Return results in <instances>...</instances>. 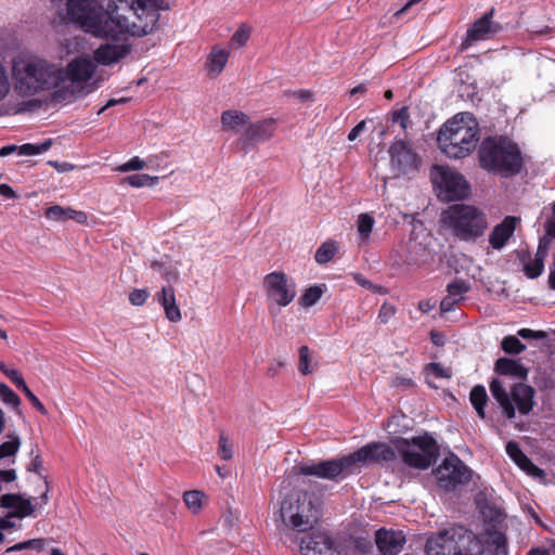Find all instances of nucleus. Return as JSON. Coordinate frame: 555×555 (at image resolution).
<instances>
[{
	"label": "nucleus",
	"mask_w": 555,
	"mask_h": 555,
	"mask_svg": "<svg viewBox=\"0 0 555 555\" xmlns=\"http://www.w3.org/2000/svg\"><path fill=\"white\" fill-rule=\"evenodd\" d=\"M120 10H129L126 0H109L104 9L99 0H67L68 20L83 31L99 38L117 39L129 27L128 16Z\"/></svg>",
	"instance_id": "nucleus-1"
},
{
	"label": "nucleus",
	"mask_w": 555,
	"mask_h": 555,
	"mask_svg": "<svg viewBox=\"0 0 555 555\" xmlns=\"http://www.w3.org/2000/svg\"><path fill=\"white\" fill-rule=\"evenodd\" d=\"M395 459L396 452L390 446L372 442L349 454L301 464L297 469L298 475L301 476H314L320 479L339 482L360 473V468L367 463L391 462Z\"/></svg>",
	"instance_id": "nucleus-2"
},
{
	"label": "nucleus",
	"mask_w": 555,
	"mask_h": 555,
	"mask_svg": "<svg viewBox=\"0 0 555 555\" xmlns=\"http://www.w3.org/2000/svg\"><path fill=\"white\" fill-rule=\"evenodd\" d=\"M478 160L486 171L505 178L518 175L524 163L518 144L503 135L485 138L478 149Z\"/></svg>",
	"instance_id": "nucleus-3"
},
{
	"label": "nucleus",
	"mask_w": 555,
	"mask_h": 555,
	"mask_svg": "<svg viewBox=\"0 0 555 555\" xmlns=\"http://www.w3.org/2000/svg\"><path fill=\"white\" fill-rule=\"evenodd\" d=\"M14 89L21 96H33L56 88L62 81V72L41 59L15 61L12 67Z\"/></svg>",
	"instance_id": "nucleus-4"
},
{
	"label": "nucleus",
	"mask_w": 555,
	"mask_h": 555,
	"mask_svg": "<svg viewBox=\"0 0 555 555\" xmlns=\"http://www.w3.org/2000/svg\"><path fill=\"white\" fill-rule=\"evenodd\" d=\"M479 128L469 114H457L440 128L437 143L443 154L460 159L468 156L477 146Z\"/></svg>",
	"instance_id": "nucleus-5"
},
{
	"label": "nucleus",
	"mask_w": 555,
	"mask_h": 555,
	"mask_svg": "<svg viewBox=\"0 0 555 555\" xmlns=\"http://www.w3.org/2000/svg\"><path fill=\"white\" fill-rule=\"evenodd\" d=\"M441 221L454 237L464 242L476 241L488 229L485 211L464 203L448 206L441 214Z\"/></svg>",
	"instance_id": "nucleus-6"
},
{
	"label": "nucleus",
	"mask_w": 555,
	"mask_h": 555,
	"mask_svg": "<svg viewBox=\"0 0 555 555\" xmlns=\"http://www.w3.org/2000/svg\"><path fill=\"white\" fill-rule=\"evenodd\" d=\"M395 447L403 463L416 469L429 468L439 455L437 441L427 433L411 440L398 438Z\"/></svg>",
	"instance_id": "nucleus-7"
},
{
	"label": "nucleus",
	"mask_w": 555,
	"mask_h": 555,
	"mask_svg": "<svg viewBox=\"0 0 555 555\" xmlns=\"http://www.w3.org/2000/svg\"><path fill=\"white\" fill-rule=\"evenodd\" d=\"M129 10H120L128 16L129 27L125 35L146 36L152 34L158 24L159 10L166 9L164 0H126Z\"/></svg>",
	"instance_id": "nucleus-8"
},
{
	"label": "nucleus",
	"mask_w": 555,
	"mask_h": 555,
	"mask_svg": "<svg viewBox=\"0 0 555 555\" xmlns=\"http://www.w3.org/2000/svg\"><path fill=\"white\" fill-rule=\"evenodd\" d=\"M281 517L287 527L297 533L305 534L314 529L313 503L307 493L288 494L281 503Z\"/></svg>",
	"instance_id": "nucleus-9"
},
{
	"label": "nucleus",
	"mask_w": 555,
	"mask_h": 555,
	"mask_svg": "<svg viewBox=\"0 0 555 555\" xmlns=\"http://www.w3.org/2000/svg\"><path fill=\"white\" fill-rule=\"evenodd\" d=\"M430 179L448 201L464 199L470 194V184L465 177L447 166L434 165Z\"/></svg>",
	"instance_id": "nucleus-10"
},
{
	"label": "nucleus",
	"mask_w": 555,
	"mask_h": 555,
	"mask_svg": "<svg viewBox=\"0 0 555 555\" xmlns=\"http://www.w3.org/2000/svg\"><path fill=\"white\" fill-rule=\"evenodd\" d=\"M435 476L439 488L450 492L467 486L473 470L457 455L451 453L435 469Z\"/></svg>",
	"instance_id": "nucleus-11"
},
{
	"label": "nucleus",
	"mask_w": 555,
	"mask_h": 555,
	"mask_svg": "<svg viewBox=\"0 0 555 555\" xmlns=\"http://www.w3.org/2000/svg\"><path fill=\"white\" fill-rule=\"evenodd\" d=\"M263 289L269 302L288 306L296 297V285L282 271H273L263 278Z\"/></svg>",
	"instance_id": "nucleus-12"
},
{
	"label": "nucleus",
	"mask_w": 555,
	"mask_h": 555,
	"mask_svg": "<svg viewBox=\"0 0 555 555\" xmlns=\"http://www.w3.org/2000/svg\"><path fill=\"white\" fill-rule=\"evenodd\" d=\"M390 165L397 176H408L418 171L421 157L404 140H396L388 150Z\"/></svg>",
	"instance_id": "nucleus-13"
},
{
	"label": "nucleus",
	"mask_w": 555,
	"mask_h": 555,
	"mask_svg": "<svg viewBox=\"0 0 555 555\" xmlns=\"http://www.w3.org/2000/svg\"><path fill=\"white\" fill-rule=\"evenodd\" d=\"M278 128V120L273 117L248 122L247 127L237 139L236 144L245 153L249 152L258 143L271 140Z\"/></svg>",
	"instance_id": "nucleus-14"
},
{
	"label": "nucleus",
	"mask_w": 555,
	"mask_h": 555,
	"mask_svg": "<svg viewBox=\"0 0 555 555\" xmlns=\"http://www.w3.org/2000/svg\"><path fill=\"white\" fill-rule=\"evenodd\" d=\"M300 544L301 555H340L334 545V540L326 532L312 529L296 537Z\"/></svg>",
	"instance_id": "nucleus-15"
},
{
	"label": "nucleus",
	"mask_w": 555,
	"mask_h": 555,
	"mask_svg": "<svg viewBox=\"0 0 555 555\" xmlns=\"http://www.w3.org/2000/svg\"><path fill=\"white\" fill-rule=\"evenodd\" d=\"M449 543L459 555H482L483 545L479 538L464 526H452L448 528Z\"/></svg>",
	"instance_id": "nucleus-16"
},
{
	"label": "nucleus",
	"mask_w": 555,
	"mask_h": 555,
	"mask_svg": "<svg viewBox=\"0 0 555 555\" xmlns=\"http://www.w3.org/2000/svg\"><path fill=\"white\" fill-rule=\"evenodd\" d=\"M493 13L494 10L491 9L473 23L461 44L462 50L469 48L473 42L491 39L501 30L502 27L492 22Z\"/></svg>",
	"instance_id": "nucleus-17"
},
{
	"label": "nucleus",
	"mask_w": 555,
	"mask_h": 555,
	"mask_svg": "<svg viewBox=\"0 0 555 555\" xmlns=\"http://www.w3.org/2000/svg\"><path fill=\"white\" fill-rule=\"evenodd\" d=\"M375 543L382 555H399L406 537L402 530L380 528L375 532Z\"/></svg>",
	"instance_id": "nucleus-18"
},
{
	"label": "nucleus",
	"mask_w": 555,
	"mask_h": 555,
	"mask_svg": "<svg viewBox=\"0 0 555 555\" xmlns=\"http://www.w3.org/2000/svg\"><path fill=\"white\" fill-rule=\"evenodd\" d=\"M155 299L163 308L168 321L178 323L182 320L181 309L177 304L176 289L171 284L164 285L155 294Z\"/></svg>",
	"instance_id": "nucleus-19"
},
{
	"label": "nucleus",
	"mask_w": 555,
	"mask_h": 555,
	"mask_svg": "<svg viewBox=\"0 0 555 555\" xmlns=\"http://www.w3.org/2000/svg\"><path fill=\"white\" fill-rule=\"evenodd\" d=\"M535 390L532 386L517 383L513 385L509 391L511 400L521 415H528L534 406Z\"/></svg>",
	"instance_id": "nucleus-20"
},
{
	"label": "nucleus",
	"mask_w": 555,
	"mask_h": 555,
	"mask_svg": "<svg viewBox=\"0 0 555 555\" xmlns=\"http://www.w3.org/2000/svg\"><path fill=\"white\" fill-rule=\"evenodd\" d=\"M95 72L94 63L87 57H76L72 60L66 68V75L69 81L77 86H85Z\"/></svg>",
	"instance_id": "nucleus-21"
},
{
	"label": "nucleus",
	"mask_w": 555,
	"mask_h": 555,
	"mask_svg": "<svg viewBox=\"0 0 555 555\" xmlns=\"http://www.w3.org/2000/svg\"><path fill=\"white\" fill-rule=\"evenodd\" d=\"M519 219L514 216H506L502 222L496 224L489 235V244L494 249H502L514 234L516 223Z\"/></svg>",
	"instance_id": "nucleus-22"
},
{
	"label": "nucleus",
	"mask_w": 555,
	"mask_h": 555,
	"mask_svg": "<svg viewBox=\"0 0 555 555\" xmlns=\"http://www.w3.org/2000/svg\"><path fill=\"white\" fill-rule=\"evenodd\" d=\"M131 51L129 44H101L94 51V60L101 65H112L127 56Z\"/></svg>",
	"instance_id": "nucleus-23"
},
{
	"label": "nucleus",
	"mask_w": 555,
	"mask_h": 555,
	"mask_svg": "<svg viewBox=\"0 0 555 555\" xmlns=\"http://www.w3.org/2000/svg\"><path fill=\"white\" fill-rule=\"evenodd\" d=\"M0 506L3 508H14L10 516L24 518L34 513V506L29 499H24L18 493H8L0 498Z\"/></svg>",
	"instance_id": "nucleus-24"
},
{
	"label": "nucleus",
	"mask_w": 555,
	"mask_h": 555,
	"mask_svg": "<svg viewBox=\"0 0 555 555\" xmlns=\"http://www.w3.org/2000/svg\"><path fill=\"white\" fill-rule=\"evenodd\" d=\"M448 528L429 537L425 544L426 555H456L454 548L451 550L449 543Z\"/></svg>",
	"instance_id": "nucleus-25"
},
{
	"label": "nucleus",
	"mask_w": 555,
	"mask_h": 555,
	"mask_svg": "<svg viewBox=\"0 0 555 555\" xmlns=\"http://www.w3.org/2000/svg\"><path fill=\"white\" fill-rule=\"evenodd\" d=\"M490 392L499 403L502 414L507 420L515 418V406L511 400L509 392L505 390L502 383L494 378L490 383Z\"/></svg>",
	"instance_id": "nucleus-26"
},
{
	"label": "nucleus",
	"mask_w": 555,
	"mask_h": 555,
	"mask_svg": "<svg viewBox=\"0 0 555 555\" xmlns=\"http://www.w3.org/2000/svg\"><path fill=\"white\" fill-rule=\"evenodd\" d=\"M494 371L499 375L513 376L519 379H527L529 370L518 360L499 358L494 363Z\"/></svg>",
	"instance_id": "nucleus-27"
},
{
	"label": "nucleus",
	"mask_w": 555,
	"mask_h": 555,
	"mask_svg": "<svg viewBox=\"0 0 555 555\" xmlns=\"http://www.w3.org/2000/svg\"><path fill=\"white\" fill-rule=\"evenodd\" d=\"M93 91V88L90 86H77L74 83H69L68 86H63L57 88L52 93V100L55 102H74L77 98L85 96Z\"/></svg>",
	"instance_id": "nucleus-28"
},
{
	"label": "nucleus",
	"mask_w": 555,
	"mask_h": 555,
	"mask_svg": "<svg viewBox=\"0 0 555 555\" xmlns=\"http://www.w3.org/2000/svg\"><path fill=\"white\" fill-rule=\"evenodd\" d=\"M229 56L230 53L227 50L217 47L212 48L206 62L208 76L210 78H216L221 74L228 63Z\"/></svg>",
	"instance_id": "nucleus-29"
},
{
	"label": "nucleus",
	"mask_w": 555,
	"mask_h": 555,
	"mask_svg": "<svg viewBox=\"0 0 555 555\" xmlns=\"http://www.w3.org/2000/svg\"><path fill=\"white\" fill-rule=\"evenodd\" d=\"M220 120L224 130L237 132L240 127H247L250 118L242 111L228 109L222 112Z\"/></svg>",
	"instance_id": "nucleus-30"
},
{
	"label": "nucleus",
	"mask_w": 555,
	"mask_h": 555,
	"mask_svg": "<svg viewBox=\"0 0 555 555\" xmlns=\"http://www.w3.org/2000/svg\"><path fill=\"white\" fill-rule=\"evenodd\" d=\"M469 400L474 409L476 410L477 415L485 420L486 412L485 408L488 402V395L486 388L482 385H476L472 388L469 393Z\"/></svg>",
	"instance_id": "nucleus-31"
},
{
	"label": "nucleus",
	"mask_w": 555,
	"mask_h": 555,
	"mask_svg": "<svg viewBox=\"0 0 555 555\" xmlns=\"http://www.w3.org/2000/svg\"><path fill=\"white\" fill-rule=\"evenodd\" d=\"M326 291L325 284L313 285L305 289L304 294L299 298V304L304 308H309L315 305Z\"/></svg>",
	"instance_id": "nucleus-32"
},
{
	"label": "nucleus",
	"mask_w": 555,
	"mask_h": 555,
	"mask_svg": "<svg viewBox=\"0 0 555 555\" xmlns=\"http://www.w3.org/2000/svg\"><path fill=\"white\" fill-rule=\"evenodd\" d=\"M338 251L337 243L334 241L324 242L315 251L314 259L319 264L330 262Z\"/></svg>",
	"instance_id": "nucleus-33"
},
{
	"label": "nucleus",
	"mask_w": 555,
	"mask_h": 555,
	"mask_svg": "<svg viewBox=\"0 0 555 555\" xmlns=\"http://www.w3.org/2000/svg\"><path fill=\"white\" fill-rule=\"evenodd\" d=\"M505 451L507 455L515 462V464L520 468H525L529 462L531 461L521 450L519 444L516 441H508L505 447Z\"/></svg>",
	"instance_id": "nucleus-34"
},
{
	"label": "nucleus",
	"mask_w": 555,
	"mask_h": 555,
	"mask_svg": "<svg viewBox=\"0 0 555 555\" xmlns=\"http://www.w3.org/2000/svg\"><path fill=\"white\" fill-rule=\"evenodd\" d=\"M317 363H312L311 351L308 346H301L299 348V361H298V371L302 375H310L314 371V366Z\"/></svg>",
	"instance_id": "nucleus-35"
},
{
	"label": "nucleus",
	"mask_w": 555,
	"mask_h": 555,
	"mask_svg": "<svg viewBox=\"0 0 555 555\" xmlns=\"http://www.w3.org/2000/svg\"><path fill=\"white\" fill-rule=\"evenodd\" d=\"M375 224L374 218L369 214H360L357 220V228L362 242H366Z\"/></svg>",
	"instance_id": "nucleus-36"
},
{
	"label": "nucleus",
	"mask_w": 555,
	"mask_h": 555,
	"mask_svg": "<svg viewBox=\"0 0 555 555\" xmlns=\"http://www.w3.org/2000/svg\"><path fill=\"white\" fill-rule=\"evenodd\" d=\"M122 181L133 188L153 186L158 182V177H152L146 173H134L125 177Z\"/></svg>",
	"instance_id": "nucleus-37"
},
{
	"label": "nucleus",
	"mask_w": 555,
	"mask_h": 555,
	"mask_svg": "<svg viewBox=\"0 0 555 555\" xmlns=\"http://www.w3.org/2000/svg\"><path fill=\"white\" fill-rule=\"evenodd\" d=\"M52 145V140L48 139L42 143L34 144V143H25L23 145L17 146L18 155L31 156L39 155L47 152Z\"/></svg>",
	"instance_id": "nucleus-38"
},
{
	"label": "nucleus",
	"mask_w": 555,
	"mask_h": 555,
	"mask_svg": "<svg viewBox=\"0 0 555 555\" xmlns=\"http://www.w3.org/2000/svg\"><path fill=\"white\" fill-rule=\"evenodd\" d=\"M9 440L0 444V460L14 456L21 447V439L17 435L10 434Z\"/></svg>",
	"instance_id": "nucleus-39"
},
{
	"label": "nucleus",
	"mask_w": 555,
	"mask_h": 555,
	"mask_svg": "<svg viewBox=\"0 0 555 555\" xmlns=\"http://www.w3.org/2000/svg\"><path fill=\"white\" fill-rule=\"evenodd\" d=\"M501 348L505 353L519 354L526 346L514 335L505 336L501 343Z\"/></svg>",
	"instance_id": "nucleus-40"
},
{
	"label": "nucleus",
	"mask_w": 555,
	"mask_h": 555,
	"mask_svg": "<svg viewBox=\"0 0 555 555\" xmlns=\"http://www.w3.org/2000/svg\"><path fill=\"white\" fill-rule=\"evenodd\" d=\"M204 498V493L198 490L185 491L183 493V501L188 508L192 509L194 513L198 512L202 507V501Z\"/></svg>",
	"instance_id": "nucleus-41"
},
{
	"label": "nucleus",
	"mask_w": 555,
	"mask_h": 555,
	"mask_svg": "<svg viewBox=\"0 0 555 555\" xmlns=\"http://www.w3.org/2000/svg\"><path fill=\"white\" fill-rule=\"evenodd\" d=\"M468 291L469 285L463 280H455L447 286L448 295L459 300V302L464 299L463 295Z\"/></svg>",
	"instance_id": "nucleus-42"
},
{
	"label": "nucleus",
	"mask_w": 555,
	"mask_h": 555,
	"mask_svg": "<svg viewBox=\"0 0 555 555\" xmlns=\"http://www.w3.org/2000/svg\"><path fill=\"white\" fill-rule=\"evenodd\" d=\"M0 400L14 409L21 405V398L4 383L0 384Z\"/></svg>",
	"instance_id": "nucleus-43"
},
{
	"label": "nucleus",
	"mask_w": 555,
	"mask_h": 555,
	"mask_svg": "<svg viewBox=\"0 0 555 555\" xmlns=\"http://www.w3.org/2000/svg\"><path fill=\"white\" fill-rule=\"evenodd\" d=\"M544 270V262L540 258H533L524 266V273L528 279L539 278Z\"/></svg>",
	"instance_id": "nucleus-44"
},
{
	"label": "nucleus",
	"mask_w": 555,
	"mask_h": 555,
	"mask_svg": "<svg viewBox=\"0 0 555 555\" xmlns=\"http://www.w3.org/2000/svg\"><path fill=\"white\" fill-rule=\"evenodd\" d=\"M217 453L223 461H229L233 457L232 443L223 433L219 436Z\"/></svg>",
	"instance_id": "nucleus-45"
},
{
	"label": "nucleus",
	"mask_w": 555,
	"mask_h": 555,
	"mask_svg": "<svg viewBox=\"0 0 555 555\" xmlns=\"http://www.w3.org/2000/svg\"><path fill=\"white\" fill-rule=\"evenodd\" d=\"M425 373L428 375H434L437 378H451L452 372L449 369L443 367L438 362H430L425 365Z\"/></svg>",
	"instance_id": "nucleus-46"
},
{
	"label": "nucleus",
	"mask_w": 555,
	"mask_h": 555,
	"mask_svg": "<svg viewBox=\"0 0 555 555\" xmlns=\"http://www.w3.org/2000/svg\"><path fill=\"white\" fill-rule=\"evenodd\" d=\"M46 217L54 221L68 220V208H63L59 205L51 206L46 210Z\"/></svg>",
	"instance_id": "nucleus-47"
},
{
	"label": "nucleus",
	"mask_w": 555,
	"mask_h": 555,
	"mask_svg": "<svg viewBox=\"0 0 555 555\" xmlns=\"http://www.w3.org/2000/svg\"><path fill=\"white\" fill-rule=\"evenodd\" d=\"M493 546L492 555H507L506 538L502 533H498L492 538Z\"/></svg>",
	"instance_id": "nucleus-48"
},
{
	"label": "nucleus",
	"mask_w": 555,
	"mask_h": 555,
	"mask_svg": "<svg viewBox=\"0 0 555 555\" xmlns=\"http://www.w3.org/2000/svg\"><path fill=\"white\" fill-rule=\"evenodd\" d=\"M150 297V293L145 288H134L129 294V301L133 306H143L147 298Z\"/></svg>",
	"instance_id": "nucleus-49"
},
{
	"label": "nucleus",
	"mask_w": 555,
	"mask_h": 555,
	"mask_svg": "<svg viewBox=\"0 0 555 555\" xmlns=\"http://www.w3.org/2000/svg\"><path fill=\"white\" fill-rule=\"evenodd\" d=\"M396 307L386 301L380 306L377 319L382 324H386L396 314Z\"/></svg>",
	"instance_id": "nucleus-50"
},
{
	"label": "nucleus",
	"mask_w": 555,
	"mask_h": 555,
	"mask_svg": "<svg viewBox=\"0 0 555 555\" xmlns=\"http://www.w3.org/2000/svg\"><path fill=\"white\" fill-rule=\"evenodd\" d=\"M249 28L245 25H242L232 36L231 43L236 44L237 47L245 46L249 39Z\"/></svg>",
	"instance_id": "nucleus-51"
},
{
	"label": "nucleus",
	"mask_w": 555,
	"mask_h": 555,
	"mask_svg": "<svg viewBox=\"0 0 555 555\" xmlns=\"http://www.w3.org/2000/svg\"><path fill=\"white\" fill-rule=\"evenodd\" d=\"M145 166L144 160H142L140 157L134 156L130 160H128L126 164L118 167V171L120 172H128L132 170H141Z\"/></svg>",
	"instance_id": "nucleus-52"
},
{
	"label": "nucleus",
	"mask_w": 555,
	"mask_h": 555,
	"mask_svg": "<svg viewBox=\"0 0 555 555\" xmlns=\"http://www.w3.org/2000/svg\"><path fill=\"white\" fill-rule=\"evenodd\" d=\"M517 335L524 339H544L546 333L543 331H533L531 328H520Z\"/></svg>",
	"instance_id": "nucleus-53"
},
{
	"label": "nucleus",
	"mask_w": 555,
	"mask_h": 555,
	"mask_svg": "<svg viewBox=\"0 0 555 555\" xmlns=\"http://www.w3.org/2000/svg\"><path fill=\"white\" fill-rule=\"evenodd\" d=\"M409 111L408 107H401L398 109L393 115V121L399 122L402 129L408 128V121H409Z\"/></svg>",
	"instance_id": "nucleus-54"
},
{
	"label": "nucleus",
	"mask_w": 555,
	"mask_h": 555,
	"mask_svg": "<svg viewBox=\"0 0 555 555\" xmlns=\"http://www.w3.org/2000/svg\"><path fill=\"white\" fill-rule=\"evenodd\" d=\"M26 398L31 402V404L37 411H39L42 415H47V409L33 391H30L29 393L27 392Z\"/></svg>",
	"instance_id": "nucleus-55"
},
{
	"label": "nucleus",
	"mask_w": 555,
	"mask_h": 555,
	"mask_svg": "<svg viewBox=\"0 0 555 555\" xmlns=\"http://www.w3.org/2000/svg\"><path fill=\"white\" fill-rule=\"evenodd\" d=\"M457 304H459V300L447 295L440 302V309L442 312H450L454 309L455 305H457Z\"/></svg>",
	"instance_id": "nucleus-56"
},
{
	"label": "nucleus",
	"mask_w": 555,
	"mask_h": 555,
	"mask_svg": "<svg viewBox=\"0 0 555 555\" xmlns=\"http://www.w3.org/2000/svg\"><path fill=\"white\" fill-rule=\"evenodd\" d=\"M392 385L395 387H402L404 389L412 388L414 386V380L410 377L397 376Z\"/></svg>",
	"instance_id": "nucleus-57"
},
{
	"label": "nucleus",
	"mask_w": 555,
	"mask_h": 555,
	"mask_svg": "<svg viewBox=\"0 0 555 555\" xmlns=\"http://www.w3.org/2000/svg\"><path fill=\"white\" fill-rule=\"evenodd\" d=\"M522 470L532 477H544L545 476L544 470L541 469L540 467H538L537 465H534L532 461H530L529 464L525 468H522Z\"/></svg>",
	"instance_id": "nucleus-58"
},
{
	"label": "nucleus",
	"mask_w": 555,
	"mask_h": 555,
	"mask_svg": "<svg viewBox=\"0 0 555 555\" xmlns=\"http://www.w3.org/2000/svg\"><path fill=\"white\" fill-rule=\"evenodd\" d=\"M17 478L15 469H0V481L9 483Z\"/></svg>",
	"instance_id": "nucleus-59"
},
{
	"label": "nucleus",
	"mask_w": 555,
	"mask_h": 555,
	"mask_svg": "<svg viewBox=\"0 0 555 555\" xmlns=\"http://www.w3.org/2000/svg\"><path fill=\"white\" fill-rule=\"evenodd\" d=\"M9 91L8 77L0 66V101L7 95Z\"/></svg>",
	"instance_id": "nucleus-60"
},
{
	"label": "nucleus",
	"mask_w": 555,
	"mask_h": 555,
	"mask_svg": "<svg viewBox=\"0 0 555 555\" xmlns=\"http://www.w3.org/2000/svg\"><path fill=\"white\" fill-rule=\"evenodd\" d=\"M285 363L282 360H273L268 367V375L271 377L276 376L284 367Z\"/></svg>",
	"instance_id": "nucleus-61"
},
{
	"label": "nucleus",
	"mask_w": 555,
	"mask_h": 555,
	"mask_svg": "<svg viewBox=\"0 0 555 555\" xmlns=\"http://www.w3.org/2000/svg\"><path fill=\"white\" fill-rule=\"evenodd\" d=\"M365 128V121L361 120L358 122L349 132L348 140L354 141Z\"/></svg>",
	"instance_id": "nucleus-62"
},
{
	"label": "nucleus",
	"mask_w": 555,
	"mask_h": 555,
	"mask_svg": "<svg viewBox=\"0 0 555 555\" xmlns=\"http://www.w3.org/2000/svg\"><path fill=\"white\" fill-rule=\"evenodd\" d=\"M75 220L79 223H83L87 220V215L83 211L74 210L72 208H68V220Z\"/></svg>",
	"instance_id": "nucleus-63"
},
{
	"label": "nucleus",
	"mask_w": 555,
	"mask_h": 555,
	"mask_svg": "<svg viewBox=\"0 0 555 555\" xmlns=\"http://www.w3.org/2000/svg\"><path fill=\"white\" fill-rule=\"evenodd\" d=\"M546 255H547V241H545V238H543L539 243L534 258H540L544 262Z\"/></svg>",
	"instance_id": "nucleus-64"
}]
</instances>
